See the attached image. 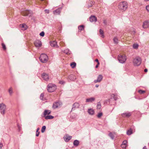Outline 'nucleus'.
I'll list each match as a JSON object with an SVG mask.
<instances>
[{"label":"nucleus","instance_id":"b1692460","mask_svg":"<svg viewBox=\"0 0 149 149\" xmlns=\"http://www.w3.org/2000/svg\"><path fill=\"white\" fill-rule=\"evenodd\" d=\"M48 3L47 1H45L42 3V6L41 7L42 8H44L45 7L47 6V4Z\"/></svg>","mask_w":149,"mask_h":149},{"label":"nucleus","instance_id":"4c0bfd02","mask_svg":"<svg viewBox=\"0 0 149 149\" xmlns=\"http://www.w3.org/2000/svg\"><path fill=\"white\" fill-rule=\"evenodd\" d=\"M138 46H138V45L137 44H134L133 45V47L135 49L138 48Z\"/></svg>","mask_w":149,"mask_h":149},{"label":"nucleus","instance_id":"c756f323","mask_svg":"<svg viewBox=\"0 0 149 149\" xmlns=\"http://www.w3.org/2000/svg\"><path fill=\"white\" fill-rule=\"evenodd\" d=\"M84 26L83 25L80 26L78 27V29L80 31L84 29Z\"/></svg>","mask_w":149,"mask_h":149},{"label":"nucleus","instance_id":"aec40b11","mask_svg":"<svg viewBox=\"0 0 149 149\" xmlns=\"http://www.w3.org/2000/svg\"><path fill=\"white\" fill-rule=\"evenodd\" d=\"M95 100V98L94 97H92L90 98H88L86 99V102H91L94 101Z\"/></svg>","mask_w":149,"mask_h":149},{"label":"nucleus","instance_id":"09e8293b","mask_svg":"<svg viewBox=\"0 0 149 149\" xmlns=\"http://www.w3.org/2000/svg\"><path fill=\"white\" fill-rule=\"evenodd\" d=\"M99 64H100V63H97V64L95 66V68H97L98 67V66L99 65Z\"/></svg>","mask_w":149,"mask_h":149},{"label":"nucleus","instance_id":"20e7f679","mask_svg":"<svg viewBox=\"0 0 149 149\" xmlns=\"http://www.w3.org/2000/svg\"><path fill=\"white\" fill-rule=\"evenodd\" d=\"M141 62V58L139 57H136L134 60L133 63L134 65L135 66H137L140 65Z\"/></svg>","mask_w":149,"mask_h":149},{"label":"nucleus","instance_id":"6e6552de","mask_svg":"<svg viewBox=\"0 0 149 149\" xmlns=\"http://www.w3.org/2000/svg\"><path fill=\"white\" fill-rule=\"evenodd\" d=\"M138 92L141 95H144L143 97H146L148 95V93L146 92V91H143L141 90H138Z\"/></svg>","mask_w":149,"mask_h":149},{"label":"nucleus","instance_id":"4d7b16f0","mask_svg":"<svg viewBox=\"0 0 149 149\" xmlns=\"http://www.w3.org/2000/svg\"><path fill=\"white\" fill-rule=\"evenodd\" d=\"M99 86V85H95V87L97 88Z\"/></svg>","mask_w":149,"mask_h":149},{"label":"nucleus","instance_id":"f03ea898","mask_svg":"<svg viewBox=\"0 0 149 149\" xmlns=\"http://www.w3.org/2000/svg\"><path fill=\"white\" fill-rule=\"evenodd\" d=\"M39 59L42 63H46L48 60V56L45 54H41L40 57L39 58Z\"/></svg>","mask_w":149,"mask_h":149},{"label":"nucleus","instance_id":"393cba45","mask_svg":"<svg viewBox=\"0 0 149 149\" xmlns=\"http://www.w3.org/2000/svg\"><path fill=\"white\" fill-rule=\"evenodd\" d=\"M116 134L115 133H110L109 134V136L112 139H114V137L116 135Z\"/></svg>","mask_w":149,"mask_h":149},{"label":"nucleus","instance_id":"bf43d9fd","mask_svg":"<svg viewBox=\"0 0 149 149\" xmlns=\"http://www.w3.org/2000/svg\"><path fill=\"white\" fill-rule=\"evenodd\" d=\"M149 0H145V1H148Z\"/></svg>","mask_w":149,"mask_h":149},{"label":"nucleus","instance_id":"2f4dec72","mask_svg":"<svg viewBox=\"0 0 149 149\" xmlns=\"http://www.w3.org/2000/svg\"><path fill=\"white\" fill-rule=\"evenodd\" d=\"M132 133V130L131 129H129L127 131V134L128 135H130Z\"/></svg>","mask_w":149,"mask_h":149},{"label":"nucleus","instance_id":"bb28decb","mask_svg":"<svg viewBox=\"0 0 149 149\" xmlns=\"http://www.w3.org/2000/svg\"><path fill=\"white\" fill-rule=\"evenodd\" d=\"M79 104L78 103H75L73 105V107L72 108V109H74V108H77L79 107Z\"/></svg>","mask_w":149,"mask_h":149},{"label":"nucleus","instance_id":"a18cd8bd","mask_svg":"<svg viewBox=\"0 0 149 149\" xmlns=\"http://www.w3.org/2000/svg\"><path fill=\"white\" fill-rule=\"evenodd\" d=\"M146 9L148 12H149V5H148L146 7Z\"/></svg>","mask_w":149,"mask_h":149},{"label":"nucleus","instance_id":"f3484780","mask_svg":"<svg viewBox=\"0 0 149 149\" xmlns=\"http://www.w3.org/2000/svg\"><path fill=\"white\" fill-rule=\"evenodd\" d=\"M131 115V114L130 113L126 112L122 114V116L123 117H128Z\"/></svg>","mask_w":149,"mask_h":149},{"label":"nucleus","instance_id":"6ab92c4d","mask_svg":"<svg viewBox=\"0 0 149 149\" xmlns=\"http://www.w3.org/2000/svg\"><path fill=\"white\" fill-rule=\"evenodd\" d=\"M61 8H58L54 11V13L55 15L59 14L61 12Z\"/></svg>","mask_w":149,"mask_h":149},{"label":"nucleus","instance_id":"4468645a","mask_svg":"<svg viewBox=\"0 0 149 149\" xmlns=\"http://www.w3.org/2000/svg\"><path fill=\"white\" fill-rule=\"evenodd\" d=\"M102 79V75H100L98 76L97 79L94 80V82L95 83L99 82L101 81Z\"/></svg>","mask_w":149,"mask_h":149},{"label":"nucleus","instance_id":"8fccbe9b","mask_svg":"<svg viewBox=\"0 0 149 149\" xmlns=\"http://www.w3.org/2000/svg\"><path fill=\"white\" fill-rule=\"evenodd\" d=\"M95 61L97 62V63H99L98 60V59H96L95 60Z\"/></svg>","mask_w":149,"mask_h":149},{"label":"nucleus","instance_id":"79ce46f5","mask_svg":"<svg viewBox=\"0 0 149 149\" xmlns=\"http://www.w3.org/2000/svg\"><path fill=\"white\" fill-rule=\"evenodd\" d=\"M113 41L115 43H117L118 41V39L117 38L115 37L113 39Z\"/></svg>","mask_w":149,"mask_h":149},{"label":"nucleus","instance_id":"412c9836","mask_svg":"<svg viewBox=\"0 0 149 149\" xmlns=\"http://www.w3.org/2000/svg\"><path fill=\"white\" fill-rule=\"evenodd\" d=\"M20 26L22 28V29L23 30H25L27 28V26L25 24H20Z\"/></svg>","mask_w":149,"mask_h":149},{"label":"nucleus","instance_id":"49530a36","mask_svg":"<svg viewBox=\"0 0 149 149\" xmlns=\"http://www.w3.org/2000/svg\"><path fill=\"white\" fill-rule=\"evenodd\" d=\"M59 83L60 84H63L65 83L64 82L62 81H60Z\"/></svg>","mask_w":149,"mask_h":149},{"label":"nucleus","instance_id":"f8f14e48","mask_svg":"<svg viewBox=\"0 0 149 149\" xmlns=\"http://www.w3.org/2000/svg\"><path fill=\"white\" fill-rule=\"evenodd\" d=\"M72 138V136L68 134H66L64 137V140L66 142H68Z\"/></svg>","mask_w":149,"mask_h":149},{"label":"nucleus","instance_id":"ea45409f","mask_svg":"<svg viewBox=\"0 0 149 149\" xmlns=\"http://www.w3.org/2000/svg\"><path fill=\"white\" fill-rule=\"evenodd\" d=\"M101 104L100 103H98L97 105V109H100L101 108Z\"/></svg>","mask_w":149,"mask_h":149},{"label":"nucleus","instance_id":"6e6d98bb","mask_svg":"<svg viewBox=\"0 0 149 149\" xmlns=\"http://www.w3.org/2000/svg\"><path fill=\"white\" fill-rule=\"evenodd\" d=\"M143 149H147V148L145 146L143 148Z\"/></svg>","mask_w":149,"mask_h":149},{"label":"nucleus","instance_id":"a878e982","mask_svg":"<svg viewBox=\"0 0 149 149\" xmlns=\"http://www.w3.org/2000/svg\"><path fill=\"white\" fill-rule=\"evenodd\" d=\"M44 117H45V118L46 119H51L54 118V117L51 115H47V116H45Z\"/></svg>","mask_w":149,"mask_h":149},{"label":"nucleus","instance_id":"7c9ffc66","mask_svg":"<svg viewBox=\"0 0 149 149\" xmlns=\"http://www.w3.org/2000/svg\"><path fill=\"white\" fill-rule=\"evenodd\" d=\"M76 64L75 62H73L70 64V66L72 68H74L76 66Z\"/></svg>","mask_w":149,"mask_h":149},{"label":"nucleus","instance_id":"c9c22d12","mask_svg":"<svg viewBox=\"0 0 149 149\" xmlns=\"http://www.w3.org/2000/svg\"><path fill=\"white\" fill-rule=\"evenodd\" d=\"M1 45L3 50H6V47L4 44L3 43H2Z\"/></svg>","mask_w":149,"mask_h":149},{"label":"nucleus","instance_id":"58836bf2","mask_svg":"<svg viewBox=\"0 0 149 149\" xmlns=\"http://www.w3.org/2000/svg\"><path fill=\"white\" fill-rule=\"evenodd\" d=\"M46 129V127L45 126H44L42 127L41 129V132L42 133L44 132L45 130Z\"/></svg>","mask_w":149,"mask_h":149},{"label":"nucleus","instance_id":"3c124183","mask_svg":"<svg viewBox=\"0 0 149 149\" xmlns=\"http://www.w3.org/2000/svg\"><path fill=\"white\" fill-rule=\"evenodd\" d=\"M2 146L3 144L1 143H0V149H1L2 148Z\"/></svg>","mask_w":149,"mask_h":149},{"label":"nucleus","instance_id":"39448f33","mask_svg":"<svg viewBox=\"0 0 149 149\" xmlns=\"http://www.w3.org/2000/svg\"><path fill=\"white\" fill-rule=\"evenodd\" d=\"M118 58L119 62L122 63H124L127 59L125 55L123 54H120L119 55Z\"/></svg>","mask_w":149,"mask_h":149},{"label":"nucleus","instance_id":"9d476101","mask_svg":"<svg viewBox=\"0 0 149 149\" xmlns=\"http://www.w3.org/2000/svg\"><path fill=\"white\" fill-rule=\"evenodd\" d=\"M31 13V12H30L29 10H25L22 11L21 12V14L24 16L28 15Z\"/></svg>","mask_w":149,"mask_h":149},{"label":"nucleus","instance_id":"9b49d317","mask_svg":"<svg viewBox=\"0 0 149 149\" xmlns=\"http://www.w3.org/2000/svg\"><path fill=\"white\" fill-rule=\"evenodd\" d=\"M61 104V103L59 102H56L54 104L53 107L54 109L60 107Z\"/></svg>","mask_w":149,"mask_h":149},{"label":"nucleus","instance_id":"603ef678","mask_svg":"<svg viewBox=\"0 0 149 149\" xmlns=\"http://www.w3.org/2000/svg\"><path fill=\"white\" fill-rule=\"evenodd\" d=\"M40 130V128H37V130H36V132H39V131Z\"/></svg>","mask_w":149,"mask_h":149},{"label":"nucleus","instance_id":"2eb2a0df","mask_svg":"<svg viewBox=\"0 0 149 149\" xmlns=\"http://www.w3.org/2000/svg\"><path fill=\"white\" fill-rule=\"evenodd\" d=\"M51 111L49 110H45L43 114L42 115V117H44L45 116L48 115L51 113Z\"/></svg>","mask_w":149,"mask_h":149},{"label":"nucleus","instance_id":"13d9d810","mask_svg":"<svg viewBox=\"0 0 149 149\" xmlns=\"http://www.w3.org/2000/svg\"><path fill=\"white\" fill-rule=\"evenodd\" d=\"M133 31H134V33H135V29H133Z\"/></svg>","mask_w":149,"mask_h":149},{"label":"nucleus","instance_id":"c85d7f7f","mask_svg":"<svg viewBox=\"0 0 149 149\" xmlns=\"http://www.w3.org/2000/svg\"><path fill=\"white\" fill-rule=\"evenodd\" d=\"M79 143V142L77 140H75L74 142V146H78Z\"/></svg>","mask_w":149,"mask_h":149},{"label":"nucleus","instance_id":"cd10ccee","mask_svg":"<svg viewBox=\"0 0 149 149\" xmlns=\"http://www.w3.org/2000/svg\"><path fill=\"white\" fill-rule=\"evenodd\" d=\"M100 35H101V37H102V38H104V32L103 31H102L101 29H100Z\"/></svg>","mask_w":149,"mask_h":149},{"label":"nucleus","instance_id":"72a5a7b5","mask_svg":"<svg viewBox=\"0 0 149 149\" xmlns=\"http://www.w3.org/2000/svg\"><path fill=\"white\" fill-rule=\"evenodd\" d=\"M112 96L113 97V98L115 100H116L118 98L117 95H114V94H112Z\"/></svg>","mask_w":149,"mask_h":149},{"label":"nucleus","instance_id":"c03bdc74","mask_svg":"<svg viewBox=\"0 0 149 149\" xmlns=\"http://www.w3.org/2000/svg\"><path fill=\"white\" fill-rule=\"evenodd\" d=\"M44 35H45V33L43 31L40 34V36H42V37L43 36H44Z\"/></svg>","mask_w":149,"mask_h":149},{"label":"nucleus","instance_id":"a19ab883","mask_svg":"<svg viewBox=\"0 0 149 149\" xmlns=\"http://www.w3.org/2000/svg\"><path fill=\"white\" fill-rule=\"evenodd\" d=\"M65 52L68 55L70 53V52L68 49H66V50H65Z\"/></svg>","mask_w":149,"mask_h":149},{"label":"nucleus","instance_id":"0eeeda50","mask_svg":"<svg viewBox=\"0 0 149 149\" xmlns=\"http://www.w3.org/2000/svg\"><path fill=\"white\" fill-rule=\"evenodd\" d=\"M143 29H147L149 28V22L148 21H145L143 22L142 26Z\"/></svg>","mask_w":149,"mask_h":149},{"label":"nucleus","instance_id":"423d86ee","mask_svg":"<svg viewBox=\"0 0 149 149\" xmlns=\"http://www.w3.org/2000/svg\"><path fill=\"white\" fill-rule=\"evenodd\" d=\"M0 109L1 113L4 115L6 111V106L3 103L0 104Z\"/></svg>","mask_w":149,"mask_h":149},{"label":"nucleus","instance_id":"a211bd4d","mask_svg":"<svg viewBox=\"0 0 149 149\" xmlns=\"http://www.w3.org/2000/svg\"><path fill=\"white\" fill-rule=\"evenodd\" d=\"M97 18L95 16H92L89 18V20L91 22H95L97 21Z\"/></svg>","mask_w":149,"mask_h":149},{"label":"nucleus","instance_id":"ddd939ff","mask_svg":"<svg viewBox=\"0 0 149 149\" xmlns=\"http://www.w3.org/2000/svg\"><path fill=\"white\" fill-rule=\"evenodd\" d=\"M42 77L43 79L46 81L47 80L49 79L48 75L45 73H44L42 74Z\"/></svg>","mask_w":149,"mask_h":149},{"label":"nucleus","instance_id":"5fc2aeb1","mask_svg":"<svg viewBox=\"0 0 149 149\" xmlns=\"http://www.w3.org/2000/svg\"><path fill=\"white\" fill-rule=\"evenodd\" d=\"M45 11L46 13H49V10H45Z\"/></svg>","mask_w":149,"mask_h":149},{"label":"nucleus","instance_id":"37998d69","mask_svg":"<svg viewBox=\"0 0 149 149\" xmlns=\"http://www.w3.org/2000/svg\"><path fill=\"white\" fill-rule=\"evenodd\" d=\"M44 94L42 93L41 94L40 96V99H41L42 100L43 99V97H44Z\"/></svg>","mask_w":149,"mask_h":149},{"label":"nucleus","instance_id":"de8ad7c7","mask_svg":"<svg viewBox=\"0 0 149 149\" xmlns=\"http://www.w3.org/2000/svg\"><path fill=\"white\" fill-rule=\"evenodd\" d=\"M39 133H40V132H36V136H39Z\"/></svg>","mask_w":149,"mask_h":149},{"label":"nucleus","instance_id":"1a4fd4ad","mask_svg":"<svg viewBox=\"0 0 149 149\" xmlns=\"http://www.w3.org/2000/svg\"><path fill=\"white\" fill-rule=\"evenodd\" d=\"M34 45L36 47H39L41 46L42 44L40 40H37L34 42Z\"/></svg>","mask_w":149,"mask_h":149},{"label":"nucleus","instance_id":"e433bc0d","mask_svg":"<svg viewBox=\"0 0 149 149\" xmlns=\"http://www.w3.org/2000/svg\"><path fill=\"white\" fill-rule=\"evenodd\" d=\"M60 45L61 46L63 47L65 46V44L63 41H61L60 42Z\"/></svg>","mask_w":149,"mask_h":149},{"label":"nucleus","instance_id":"f704fd0d","mask_svg":"<svg viewBox=\"0 0 149 149\" xmlns=\"http://www.w3.org/2000/svg\"><path fill=\"white\" fill-rule=\"evenodd\" d=\"M8 92L10 95H11L13 93V89L12 88H10L8 90Z\"/></svg>","mask_w":149,"mask_h":149},{"label":"nucleus","instance_id":"052dcab7","mask_svg":"<svg viewBox=\"0 0 149 149\" xmlns=\"http://www.w3.org/2000/svg\"><path fill=\"white\" fill-rule=\"evenodd\" d=\"M71 76H73V75H71Z\"/></svg>","mask_w":149,"mask_h":149},{"label":"nucleus","instance_id":"7ed1b4c3","mask_svg":"<svg viewBox=\"0 0 149 149\" xmlns=\"http://www.w3.org/2000/svg\"><path fill=\"white\" fill-rule=\"evenodd\" d=\"M47 87L48 91L49 92H52L56 89V86L52 84H49L48 85Z\"/></svg>","mask_w":149,"mask_h":149},{"label":"nucleus","instance_id":"f257e3e1","mask_svg":"<svg viewBox=\"0 0 149 149\" xmlns=\"http://www.w3.org/2000/svg\"><path fill=\"white\" fill-rule=\"evenodd\" d=\"M128 4L125 1L120 2L118 5V8L119 10L122 12L125 11L127 8Z\"/></svg>","mask_w":149,"mask_h":149},{"label":"nucleus","instance_id":"473e14b6","mask_svg":"<svg viewBox=\"0 0 149 149\" xmlns=\"http://www.w3.org/2000/svg\"><path fill=\"white\" fill-rule=\"evenodd\" d=\"M103 115V113L102 112H100L98 113L97 117L99 118H100Z\"/></svg>","mask_w":149,"mask_h":149},{"label":"nucleus","instance_id":"4be33fe9","mask_svg":"<svg viewBox=\"0 0 149 149\" xmlns=\"http://www.w3.org/2000/svg\"><path fill=\"white\" fill-rule=\"evenodd\" d=\"M50 43V45L52 47H55L57 45V42L55 40L51 41Z\"/></svg>","mask_w":149,"mask_h":149},{"label":"nucleus","instance_id":"5701e85b","mask_svg":"<svg viewBox=\"0 0 149 149\" xmlns=\"http://www.w3.org/2000/svg\"><path fill=\"white\" fill-rule=\"evenodd\" d=\"M88 113L90 115H93L94 114V110L92 109H88Z\"/></svg>","mask_w":149,"mask_h":149},{"label":"nucleus","instance_id":"864d4df0","mask_svg":"<svg viewBox=\"0 0 149 149\" xmlns=\"http://www.w3.org/2000/svg\"><path fill=\"white\" fill-rule=\"evenodd\" d=\"M144 71L145 72H147V71H148L147 69H145V70H144Z\"/></svg>","mask_w":149,"mask_h":149},{"label":"nucleus","instance_id":"dca6fc26","mask_svg":"<svg viewBox=\"0 0 149 149\" xmlns=\"http://www.w3.org/2000/svg\"><path fill=\"white\" fill-rule=\"evenodd\" d=\"M127 142L126 140H125L123 141L122 144L121 145V147L125 149L127 147Z\"/></svg>","mask_w":149,"mask_h":149}]
</instances>
